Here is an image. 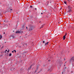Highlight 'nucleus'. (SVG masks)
<instances>
[{
	"label": "nucleus",
	"mask_w": 74,
	"mask_h": 74,
	"mask_svg": "<svg viewBox=\"0 0 74 74\" xmlns=\"http://www.w3.org/2000/svg\"><path fill=\"white\" fill-rule=\"evenodd\" d=\"M68 12H70L71 11V10H72L71 7V6H69L68 7Z\"/></svg>",
	"instance_id": "1"
},
{
	"label": "nucleus",
	"mask_w": 74,
	"mask_h": 74,
	"mask_svg": "<svg viewBox=\"0 0 74 74\" xmlns=\"http://www.w3.org/2000/svg\"><path fill=\"white\" fill-rule=\"evenodd\" d=\"M74 62V56L72 57L71 59L70 60V62Z\"/></svg>",
	"instance_id": "2"
},
{
	"label": "nucleus",
	"mask_w": 74,
	"mask_h": 74,
	"mask_svg": "<svg viewBox=\"0 0 74 74\" xmlns=\"http://www.w3.org/2000/svg\"><path fill=\"white\" fill-rule=\"evenodd\" d=\"M66 34H67V33L65 34V35L63 36V40H65V38H66Z\"/></svg>",
	"instance_id": "3"
},
{
	"label": "nucleus",
	"mask_w": 74,
	"mask_h": 74,
	"mask_svg": "<svg viewBox=\"0 0 74 74\" xmlns=\"http://www.w3.org/2000/svg\"><path fill=\"white\" fill-rule=\"evenodd\" d=\"M16 34H18V33H21V32L19 31H17L16 32Z\"/></svg>",
	"instance_id": "4"
},
{
	"label": "nucleus",
	"mask_w": 74,
	"mask_h": 74,
	"mask_svg": "<svg viewBox=\"0 0 74 74\" xmlns=\"http://www.w3.org/2000/svg\"><path fill=\"white\" fill-rule=\"evenodd\" d=\"M33 30V29H32V28L30 27L29 28V32H31V31H32Z\"/></svg>",
	"instance_id": "5"
},
{
	"label": "nucleus",
	"mask_w": 74,
	"mask_h": 74,
	"mask_svg": "<svg viewBox=\"0 0 74 74\" xmlns=\"http://www.w3.org/2000/svg\"><path fill=\"white\" fill-rule=\"evenodd\" d=\"M49 43V42H47V43H46L45 44V46H47L48 45V44Z\"/></svg>",
	"instance_id": "6"
},
{
	"label": "nucleus",
	"mask_w": 74,
	"mask_h": 74,
	"mask_svg": "<svg viewBox=\"0 0 74 74\" xmlns=\"http://www.w3.org/2000/svg\"><path fill=\"white\" fill-rule=\"evenodd\" d=\"M64 3L65 4H67V1H64Z\"/></svg>",
	"instance_id": "7"
},
{
	"label": "nucleus",
	"mask_w": 74,
	"mask_h": 74,
	"mask_svg": "<svg viewBox=\"0 0 74 74\" xmlns=\"http://www.w3.org/2000/svg\"><path fill=\"white\" fill-rule=\"evenodd\" d=\"M2 38V36L0 35V40H1Z\"/></svg>",
	"instance_id": "8"
},
{
	"label": "nucleus",
	"mask_w": 74,
	"mask_h": 74,
	"mask_svg": "<svg viewBox=\"0 0 74 74\" xmlns=\"http://www.w3.org/2000/svg\"><path fill=\"white\" fill-rule=\"evenodd\" d=\"M11 55H12V54L11 53L9 54V56H11Z\"/></svg>",
	"instance_id": "9"
},
{
	"label": "nucleus",
	"mask_w": 74,
	"mask_h": 74,
	"mask_svg": "<svg viewBox=\"0 0 74 74\" xmlns=\"http://www.w3.org/2000/svg\"><path fill=\"white\" fill-rule=\"evenodd\" d=\"M51 70H53V67H52L51 68Z\"/></svg>",
	"instance_id": "10"
},
{
	"label": "nucleus",
	"mask_w": 74,
	"mask_h": 74,
	"mask_svg": "<svg viewBox=\"0 0 74 74\" xmlns=\"http://www.w3.org/2000/svg\"><path fill=\"white\" fill-rule=\"evenodd\" d=\"M11 36H12V37H13V38H15V36H12V35H11Z\"/></svg>",
	"instance_id": "11"
},
{
	"label": "nucleus",
	"mask_w": 74,
	"mask_h": 74,
	"mask_svg": "<svg viewBox=\"0 0 74 74\" xmlns=\"http://www.w3.org/2000/svg\"><path fill=\"white\" fill-rule=\"evenodd\" d=\"M7 50H6L5 52V53H7Z\"/></svg>",
	"instance_id": "12"
},
{
	"label": "nucleus",
	"mask_w": 74,
	"mask_h": 74,
	"mask_svg": "<svg viewBox=\"0 0 74 74\" xmlns=\"http://www.w3.org/2000/svg\"><path fill=\"white\" fill-rule=\"evenodd\" d=\"M38 69V66H37V67H36L37 70Z\"/></svg>",
	"instance_id": "13"
},
{
	"label": "nucleus",
	"mask_w": 74,
	"mask_h": 74,
	"mask_svg": "<svg viewBox=\"0 0 74 74\" xmlns=\"http://www.w3.org/2000/svg\"><path fill=\"white\" fill-rule=\"evenodd\" d=\"M14 51L15 53H16V50H14Z\"/></svg>",
	"instance_id": "14"
},
{
	"label": "nucleus",
	"mask_w": 74,
	"mask_h": 74,
	"mask_svg": "<svg viewBox=\"0 0 74 74\" xmlns=\"http://www.w3.org/2000/svg\"><path fill=\"white\" fill-rule=\"evenodd\" d=\"M32 65H31L30 66V69H31V67H32Z\"/></svg>",
	"instance_id": "15"
},
{
	"label": "nucleus",
	"mask_w": 74,
	"mask_h": 74,
	"mask_svg": "<svg viewBox=\"0 0 74 74\" xmlns=\"http://www.w3.org/2000/svg\"><path fill=\"white\" fill-rule=\"evenodd\" d=\"M30 7L31 8H33V7L32 6H30Z\"/></svg>",
	"instance_id": "16"
},
{
	"label": "nucleus",
	"mask_w": 74,
	"mask_h": 74,
	"mask_svg": "<svg viewBox=\"0 0 74 74\" xmlns=\"http://www.w3.org/2000/svg\"><path fill=\"white\" fill-rule=\"evenodd\" d=\"M9 51H10L9 50V49H8V50L7 51L8 53V52H9Z\"/></svg>",
	"instance_id": "17"
},
{
	"label": "nucleus",
	"mask_w": 74,
	"mask_h": 74,
	"mask_svg": "<svg viewBox=\"0 0 74 74\" xmlns=\"http://www.w3.org/2000/svg\"><path fill=\"white\" fill-rule=\"evenodd\" d=\"M21 32V33H23V31H21V32Z\"/></svg>",
	"instance_id": "18"
},
{
	"label": "nucleus",
	"mask_w": 74,
	"mask_h": 74,
	"mask_svg": "<svg viewBox=\"0 0 74 74\" xmlns=\"http://www.w3.org/2000/svg\"><path fill=\"white\" fill-rule=\"evenodd\" d=\"M14 51H12V53H14Z\"/></svg>",
	"instance_id": "19"
},
{
	"label": "nucleus",
	"mask_w": 74,
	"mask_h": 74,
	"mask_svg": "<svg viewBox=\"0 0 74 74\" xmlns=\"http://www.w3.org/2000/svg\"><path fill=\"white\" fill-rule=\"evenodd\" d=\"M26 29H27V27H26Z\"/></svg>",
	"instance_id": "20"
},
{
	"label": "nucleus",
	"mask_w": 74,
	"mask_h": 74,
	"mask_svg": "<svg viewBox=\"0 0 74 74\" xmlns=\"http://www.w3.org/2000/svg\"><path fill=\"white\" fill-rule=\"evenodd\" d=\"M44 42H45V41H43V43H44Z\"/></svg>",
	"instance_id": "21"
},
{
	"label": "nucleus",
	"mask_w": 74,
	"mask_h": 74,
	"mask_svg": "<svg viewBox=\"0 0 74 74\" xmlns=\"http://www.w3.org/2000/svg\"><path fill=\"white\" fill-rule=\"evenodd\" d=\"M41 27H43V25Z\"/></svg>",
	"instance_id": "22"
},
{
	"label": "nucleus",
	"mask_w": 74,
	"mask_h": 74,
	"mask_svg": "<svg viewBox=\"0 0 74 74\" xmlns=\"http://www.w3.org/2000/svg\"><path fill=\"white\" fill-rule=\"evenodd\" d=\"M68 1H70V0H67Z\"/></svg>",
	"instance_id": "23"
},
{
	"label": "nucleus",
	"mask_w": 74,
	"mask_h": 74,
	"mask_svg": "<svg viewBox=\"0 0 74 74\" xmlns=\"http://www.w3.org/2000/svg\"><path fill=\"white\" fill-rule=\"evenodd\" d=\"M10 10H11V11H12V9H10Z\"/></svg>",
	"instance_id": "24"
},
{
	"label": "nucleus",
	"mask_w": 74,
	"mask_h": 74,
	"mask_svg": "<svg viewBox=\"0 0 74 74\" xmlns=\"http://www.w3.org/2000/svg\"><path fill=\"white\" fill-rule=\"evenodd\" d=\"M62 74H63V72H62Z\"/></svg>",
	"instance_id": "25"
},
{
	"label": "nucleus",
	"mask_w": 74,
	"mask_h": 74,
	"mask_svg": "<svg viewBox=\"0 0 74 74\" xmlns=\"http://www.w3.org/2000/svg\"><path fill=\"white\" fill-rule=\"evenodd\" d=\"M37 9V8H35V9L36 10V9Z\"/></svg>",
	"instance_id": "26"
},
{
	"label": "nucleus",
	"mask_w": 74,
	"mask_h": 74,
	"mask_svg": "<svg viewBox=\"0 0 74 74\" xmlns=\"http://www.w3.org/2000/svg\"><path fill=\"white\" fill-rule=\"evenodd\" d=\"M41 14H42V13H41Z\"/></svg>",
	"instance_id": "27"
},
{
	"label": "nucleus",
	"mask_w": 74,
	"mask_h": 74,
	"mask_svg": "<svg viewBox=\"0 0 74 74\" xmlns=\"http://www.w3.org/2000/svg\"><path fill=\"white\" fill-rule=\"evenodd\" d=\"M3 34H5V32H4Z\"/></svg>",
	"instance_id": "28"
},
{
	"label": "nucleus",
	"mask_w": 74,
	"mask_h": 74,
	"mask_svg": "<svg viewBox=\"0 0 74 74\" xmlns=\"http://www.w3.org/2000/svg\"><path fill=\"white\" fill-rule=\"evenodd\" d=\"M67 63V62H66L65 63Z\"/></svg>",
	"instance_id": "29"
},
{
	"label": "nucleus",
	"mask_w": 74,
	"mask_h": 74,
	"mask_svg": "<svg viewBox=\"0 0 74 74\" xmlns=\"http://www.w3.org/2000/svg\"><path fill=\"white\" fill-rule=\"evenodd\" d=\"M64 66H65V65H64Z\"/></svg>",
	"instance_id": "30"
}]
</instances>
